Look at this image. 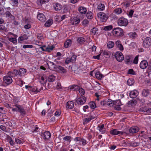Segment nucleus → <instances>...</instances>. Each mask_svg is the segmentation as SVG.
I'll return each instance as SVG.
<instances>
[{
	"instance_id": "obj_36",
	"label": "nucleus",
	"mask_w": 151,
	"mask_h": 151,
	"mask_svg": "<svg viewBox=\"0 0 151 151\" xmlns=\"http://www.w3.org/2000/svg\"><path fill=\"white\" fill-rule=\"evenodd\" d=\"M98 29L94 27L91 29L90 32L91 33V34H93L94 35H96L98 34Z\"/></svg>"
},
{
	"instance_id": "obj_16",
	"label": "nucleus",
	"mask_w": 151,
	"mask_h": 151,
	"mask_svg": "<svg viewBox=\"0 0 151 151\" xmlns=\"http://www.w3.org/2000/svg\"><path fill=\"white\" fill-rule=\"evenodd\" d=\"M47 65L49 69L51 70H53L54 69L55 70L56 65H55L53 63L51 62L48 61V63H47Z\"/></svg>"
},
{
	"instance_id": "obj_43",
	"label": "nucleus",
	"mask_w": 151,
	"mask_h": 151,
	"mask_svg": "<svg viewBox=\"0 0 151 151\" xmlns=\"http://www.w3.org/2000/svg\"><path fill=\"white\" fill-rule=\"evenodd\" d=\"M71 41L70 40H68L64 43V46L65 47L68 48L69 47L71 44Z\"/></svg>"
},
{
	"instance_id": "obj_25",
	"label": "nucleus",
	"mask_w": 151,
	"mask_h": 151,
	"mask_svg": "<svg viewBox=\"0 0 151 151\" xmlns=\"http://www.w3.org/2000/svg\"><path fill=\"white\" fill-rule=\"evenodd\" d=\"M74 105V103L73 101H69L67 103L66 108L71 109L73 107Z\"/></svg>"
},
{
	"instance_id": "obj_5",
	"label": "nucleus",
	"mask_w": 151,
	"mask_h": 151,
	"mask_svg": "<svg viewBox=\"0 0 151 151\" xmlns=\"http://www.w3.org/2000/svg\"><path fill=\"white\" fill-rule=\"evenodd\" d=\"M97 16L100 18V21L102 22H105L108 19L106 14L103 12H100L98 13Z\"/></svg>"
},
{
	"instance_id": "obj_15",
	"label": "nucleus",
	"mask_w": 151,
	"mask_h": 151,
	"mask_svg": "<svg viewBox=\"0 0 151 151\" xmlns=\"http://www.w3.org/2000/svg\"><path fill=\"white\" fill-rule=\"evenodd\" d=\"M148 65V63L146 60H143L142 61L140 64V68L143 69L146 68Z\"/></svg>"
},
{
	"instance_id": "obj_26",
	"label": "nucleus",
	"mask_w": 151,
	"mask_h": 151,
	"mask_svg": "<svg viewBox=\"0 0 151 151\" xmlns=\"http://www.w3.org/2000/svg\"><path fill=\"white\" fill-rule=\"evenodd\" d=\"M125 61L127 63H132V56L127 55L125 57Z\"/></svg>"
},
{
	"instance_id": "obj_35",
	"label": "nucleus",
	"mask_w": 151,
	"mask_h": 151,
	"mask_svg": "<svg viewBox=\"0 0 151 151\" xmlns=\"http://www.w3.org/2000/svg\"><path fill=\"white\" fill-rule=\"evenodd\" d=\"M129 37L133 39L137 37V33L135 32H130L128 34Z\"/></svg>"
},
{
	"instance_id": "obj_11",
	"label": "nucleus",
	"mask_w": 151,
	"mask_h": 151,
	"mask_svg": "<svg viewBox=\"0 0 151 151\" xmlns=\"http://www.w3.org/2000/svg\"><path fill=\"white\" fill-rule=\"evenodd\" d=\"M19 73L18 70L14 69L12 71H9L7 74L12 77H15L19 75Z\"/></svg>"
},
{
	"instance_id": "obj_30",
	"label": "nucleus",
	"mask_w": 151,
	"mask_h": 151,
	"mask_svg": "<svg viewBox=\"0 0 151 151\" xmlns=\"http://www.w3.org/2000/svg\"><path fill=\"white\" fill-rule=\"evenodd\" d=\"M26 70L23 68H21L19 69L18 71L19 75L20 76H23L26 72Z\"/></svg>"
},
{
	"instance_id": "obj_31",
	"label": "nucleus",
	"mask_w": 151,
	"mask_h": 151,
	"mask_svg": "<svg viewBox=\"0 0 151 151\" xmlns=\"http://www.w3.org/2000/svg\"><path fill=\"white\" fill-rule=\"evenodd\" d=\"M42 89L43 87L42 86L39 90V89L38 88L36 87H34L32 88L31 87V88L30 89V90H31L32 92H36L37 93L39 92L40 91L42 90Z\"/></svg>"
},
{
	"instance_id": "obj_8",
	"label": "nucleus",
	"mask_w": 151,
	"mask_h": 151,
	"mask_svg": "<svg viewBox=\"0 0 151 151\" xmlns=\"http://www.w3.org/2000/svg\"><path fill=\"white\" fill-rule=\"evenodd\" d=\"M115 56L116 60L119 62H121L124 59V57L122 53L120 52H118L116 53Z\"/></svg>"
},
{
	"instance_id": "obj_37",
	"label": "nucleus",
	"mask_w": 151,
	"mask_h": 151,
	"mask_svg": "<svg viewBox=\"0 0 151 151\" xmlns=\"http://www.w3.org/2000/svg\"><path fill=\"white\" fill-rule=\"evenodd\" d=\"M86 17L88 19H91L93 17V14L92 12H88L86 14Z\"/></svg>"
},
{
	"instance_id": "obj_40",
	"label": "nucleus",
	"mask_w": 151,
	"mask_h": 151,
	"mask_svg": "<svg viewBox=\"0 0 151 151\" xmlns=\"http://www.w3.org/2000/svg\"><path fill=\"white\" fill-rule=\"evenodd\" d=\"M114 45V42L112 41H109L108 42L107 46L108 48H111L113 47Z\"/></svg>"
},
{
	"instance_id": "obj_34",
	"label": "nucleus",
	"mask_w": 151,
	"mask_h": 151,
	"mask_svg": "<svg viewBox=\"0 0 151 151\" xmlns=\"http://www.w3.org/2000/svg\"><path fill=\"white\" fill-rule=\"evenodd\" d=\"M137 104V102L136 100L135 99H132L130 101H129L128 104L129 105H131V106H133L136 105Z\"/></svg>"
},
{
	"instance_id": "obj_33",
	"label": "nucleus",
	"mask_w": 151,
	"mask_h": 151,
	"mask_svg": "<svg viewBox=\"0 0 151 151\" xmlns=\"http://www.w3.org/2000/svg\"><path fill=\"white\" fill-rule=\"evenodd\" d=\"M149 90L147 89H144L142 91V94L143 96L146 97L148 96L149 94Z\"/></svg>"
},
{
	"instance_id": "obj_51",
	"label": "nucleus",
	"mask_w": 151,
	"mask_h": 151,
	"mask_svg": "<svg viewBox=\"0 0 151 151\" xmlns=\"http://www.w3.org/2000/svg\"><path fill=\"white\" fill-rule=\"evenodd\" d=\"M78 91H79V92L81 96H82L84 94L85 91L82 88H80V87H79V89H78Z\"/></svg>"
},
{
	"instance_id": "obj_53",
	"label": "nucleus",
	"mask_w": 151,
	"mask_h": 151,
	"mask_svg": "<svg viewBox=\"0 0 151 151\" xmlns=\"http://www.w3.org/2000/svg\"><path fill=\"white\" fill-rule=\"evenodd\" d=\"M89 23L87 19L84 20L82 22V24L83 26H87Z\"/></svg>"
},
{
	"instance_id": "obj_19",
	"label": "nucleus",
	"mask_w": 151,
	"mask_h": 151,
	"mask_svg": "<svg viewBox=\"0 0 151 151\" xmlns=\"http://www.w3.org/2000/svg\"><path fill=\"white\" fill-rule=\"evenodd\" d=\"M138 95V92L135 90L131 91L129 93V96L132 98H135Z\"/></svg>"
},
{
	"instance_id": "obj_1",
	"label": "nucleus",
	"mask_w": 151,
	"mask_h": 151,
	"mask_svg": "<svg viewBox=\"0 0 151 151\" xmlns=\"http://www.w3.org/2000/svg\"><path fill=\"white\" fill-rule=\"evenodd\" d=\"M15 106L17 108H14L11 107L9 106L10 108H12L13 111L15 112L18 111L20 112L21 115H24L26 114V112L23 107L17 104H16L15 105L12 106Z\"/></svg>"
},
{
	"instance_id": "obj_61",
	"label": "nucleus",
	"mask_w": 151,
	"mask_h": 151,
	"mask_svg": "<svg viewBox=\"0 0 151 151\" xmlns=\"http://www.w3.org/2000/svg\"><path fill=\"white\" fill-rule=\"evenodd\" d=\"M96 117V115L93 113H91L90 114V118L91 120L94 119Z\"/></svg>"
},
{
	"instance_id": "obj_13",
	"label": "nucleus",
	"mask_w": 151,
	"mask_h": 151,
	"mask_svg": "<svg viewBox=\"0 0 151 151\" xmlns=\"http://www.w3.org/2000/svg\"><path fill=\"white\" fill-rule=\"evenodd\" d=\"M115 44L116 47L120 51H123L124 50L123 46L120 40H117L116 41Z\"/></svg>"
},
{
	"instance_id": "obj_23",
	"label": "nucleus",
	"mask_w": 151,
	"mask_h": 151,
	"mask_svg": "<svg viewBox=\"0 0 151 151\" xmlns=\"http://www.w3.org/2000/svg\"><path fill=\"white\" fill-rule=\"evenodd\" d=\"M28 38V37L27 36L26 34H24L19 37L18 39V42L21 43L22 42H21L20 41H23L27 40Z\"/></svg>"
},
{
	"instance_id": "obj_3",
	"label": "nucleus",
	"mask_w": 151,
	"mask_h": 151,
	"mask_svg": "<svg viewBox=\"0 0 151 151\" xmlns=\"http://www.w3.org/2000/svg\"><path fill=\"white\" fill-rule=\"evenodd\" d=\"M107 104L110 106H113V105L120 106L122 104L120 100L119 99L116 101H112L111 99H108Z\"/></svg>"
},
{
	"instance_id": "obj_10",
	"label": "nucleus",
	"mask_w": 151,
	"mask_h": 151,
	"mask_svg": "<svg viewBox=\"0 0 151 151\" xmlns=\"http://www.w3.org/2000/svg\"><path fill=\"white\" fill-rule=\"evenodd\" d=\"M139 111L147 114L151 113V108L148 107L147 106H144L141 107L139 109Z\"/></svg>"
},
{
	"instance_id": "obj_7",
	"label": "nucleus",
	"mask_w": 151,
	"mask_h": 151,
	"mask_svg": "<svg viewBox=\"0 0 151 151\" xmlns=\"http://www.w3.org/2000/svg\"><path fill=\"white\" fill-rule=\"evenodd\" d=\"M118 23L119 26H126L128 24V21L127 19L124 17H122L118 20Z\"/></svg>"
},
{
	"instance_id": "obj_39",
	"label": "nucleus",
	"mask_w": 151,
	"mask_h": 151,
	"mask_svg": "<svg viewBox=\"0 0 151 151\" xmlns=\"http://www.w3.org/2000/svg\"><path fill=\"white\" fill-rule=\"evenodd\" d=\"M129 145L132 147H136L138 146L139 145V142H130L129 143Z\"/></svg>"
},
{
	"instance_id": "obj_4",
	"label": "nucleus",
	"mask_w": 151,
	"mask_h": 151,
	"mask_svg": "<svg viewBox=\"0 0 151 151\" xmlns=\"http://www.w3.org/2000/svg\"><path fill=\"white\" fill-rule=\"evenodd\" d=\"M142 45L145 48H148L151 46V38L146 37L143 41Z\"/></svg>"
},
{
	"instance_id": "obj_41",
	"label": "nucleus",
	"mask_w": 151,
	"mask_h": 151,
	"mask_svg": "<svg viewBox=\"0 0 151 151\" xmlns=\"http://www.w3.org/2000/svg\"><path fill=\"white\" fill-rule=\"evenodd\" d=\"M52 24V20L49 19L45 23V26L46 27H49Z\"/></svg>"
},
{
	"instance_id": "obj_46",
	"label": "nucleus",
	"mask_w": 151,
	"mask_h": 151,
	"mask_svg": "<svg viewBox=\"0 0 151 151\" xmlns=\"http://www.w3.org/2000/svg\"><path fill=\"white\" fill-rule=\"evenodd\" d=\"M134 83V80L132 78L129 79L127 81V84L130 86L132 85Z\"/></svg>"
},
{
	"instance_id": "obj_47",
	"label": "nucleus",
	"mask_w": 151,
	"mask_h": 151,
	"mask_svg": "<svg viewBox=\"0 0 151 151\" xmlns=\"http://www.w3.org/2000/svg\"><path fill=\"white\" fill-rule=\"evenodd\" d=\"M112 25L106 26L103 28V30L106 31H110L112 29Z\"/></svg>"
},
{
	"instance_id": "obj_59",
	"label": "nucleus",
	"mask_w": 151,
	"mask_h": 151,
	"mask_svg": "<svg viewBox=\"0 0 151 151\" xmlns=\"http://www.w3.org/2000/svg\"><path fill=\"white\" fill-rule=\"evenodd\" d=\"M108 101H101L100 102V104L101 106H104V105L108 106V104H107Z\"/></svg>"
},
{
	"instance_id": "obj_29",
	"label": "nucleus",
	"mask_w": 151,
	"mask_h": 151,
	"mask_svg": "<svg viewBox=\"0 0 151 151\" xmlns=\"http://www.w3.org/2000/svg\"><path fill=\"white\" fill-rule=\"evenodd\" d=\"M96 77L99 80H101L104 77V76L99 71L96 72L95 73Z\"/></svg>"
},
{
	"instance_id": "obj_22",
	"label": "nucleus",
	"mask_w": 151,
	"mask_h": 151,
	"mask_svg": "<svg viewBox=\"0 0 151 151\" xmlns=\"http://www.w3.org/2000/svg\"><path fill=\"white\" fill-rule=\"evenodd\" d=\"M80 19L77 17H74L72 18V24L74 25H76L78 24L80 22Z\"/></svg>"
},
{
	"instance_id": "obj_21",
	"label": "nucleus",
	"mask_w": 151,
	"mask_h": 151,
	"mask_svg": "<svg viewBox=\"0 0 151 151\" xmlns=\"http://www.w3.org/2000/svg\"><path fill=\"white\" fill-rule=\"evenodd\" d=\"M79 87L78 86L74 84L69 86L68 87V88L73 91H76L79 89Z\"/></svg>"
},
{
	"instance_id": "obj_62",
	"label": "nucleus",
	"mask_w": 151,
	"mask_h": 151,
	"mask_svg": "<svg viewBox=\"0 0 151 151\" xmlns=\"http://www.w3.org/2000/svg\"><path fill=\"white\" fill-rule=\"evenodd\" d=\"M23 83L24 82L21 80H19L17 82V84L21 87L23 86Z\"/></svg>"
},
{
	"instance_id": "obj_56",
	"label": "nucleus",
	"mask_w": 151,
	"mask_h": 151,
	"mask_svg": "<svg viewBox=\"0 0 151 151\" xmlns=\"http://www.w3.org/2000/svg\"><path fill=\"white\" fill-rule=\"evenodd\" d=\"M76 56L75 55H73L70 58V60L72 63H73L76 61Z\"/></svg>"
},
{
	"instance_id": "obj_38",
	"label": "nucleus",
	"mask_w": 151,
	"mask_h": 151,
	"mask_svg": "<svg viewBox=\"0 0 151 151\" xmlns=\"http://www.w3.org/2000/svg\"><path fill=\"white\" fill-rule=\"evenodd\" d=\"M55 77L53 75H50L48 78V81L50 82H53L55 80Z\"/></svg>"
},
{
	"instance_id": "obj_42",
	"label": "nucleus",
	"mask_w": 151,
	"mask_h": 151,
	"mask_svg": "<svg viewBox=\"0 0 151 151\" xmlns=\"http://www.w3.org/2000/svg\"><path fill=\"white\" fill-rule=\"evenodd\" d=\"M104 5L102 4H100L98 6L97 8L100 11H103L104 9H105Z\"/></svg>"
},
{
	"instance_id": "obj_20",
	"label": "nucleus",
	"mask_w": 151,
	"mask_h": 151,
	"mask_svg": "<svg viewBox=\"0 0 151 151\" xmlns=\"http://www.w3.org/2000/svg\"><path fill=\"white\" fill-rule=\"evenodd\" d=\"M43 136L44 137L43 138L45 139H49L51 137V134L50 133L49 131H46L41 134V136Z\"/></svg>"
},
{
	"instance_id": "obj_18",
	"label": "nucleus",
	"mask_w": 151,
	"mask_h": 151,
	"mask_svg": "<svg viewBox=\"0 0 151 151\" xmlns=\"http://www.w3.org/2000/svg\"><path fill=\"white\" fill-rule=\"evenodd\" d=\"M139 129L137 127H131L129 129V131L131 133L133 134L138 132Z\"/></svg>"
},
{
	"instance_id": "obj_45",
	"label": "nucleus",
	"mask_w": 151,
	"mask_h": 151,
	"mask_svg": "<svg viewBox=\"0 0 151 151\" xmlns=\"http://www.w3.org/2000/svg\"><path fill=\"white\" fill-rule=\"evenodd\" d=\"M114 12L117 14H120L122 12V10L119 8H116L114 10Z\"/></svg>"
},
{
	"instance_id": "obj_50",
	"label": "nucleus",
	"mask_w": 151,
	"mask_h": 151,
	"mask_svg": "<svg viewBox=\"0 0 151 151\" xmlns=\"http://www.w3.org/2000/svg\"><path fill=\"white\" fill-rule=\"evenodd\" d=\"M90 107L92 109H94L95 108L96 105L95 103L94 102H90L89 103Z\"/></svg>"
},
{
	"instance_id": "obj_24",
	"label": "nucleus",
	"mask_w": 151,
	"mask_h": 151,
	"mask_svg": "<svg viewBox=\"0 0 151 151\" xmlns=\"http://www.w3.org/2000/svg\"><path fill=\"white\" fill-rule=\"evenodd\" d=\"M5 14L6 17H9L12 20H14L15 19L14 16L9 11L6 12Z\"/></svg>"
},
{
	"instance_id": "obj_17",
	"label": "nucleus",
	"mask_w": 151,
	"mask_h": 151,
	"mask_svg": "<svg viewBox=\"0 0 151 151\" xmlns=\"http://www.w3.org/2000/svg\"><path fill=\"white\" fill-rule=\"evenodd\" d=\"M37 19L42 22H45L46 20V18L44 15L42 13H39L37 15Z\"/></svg>"
},
{
	"instance_id": "obj_58",
	"label": "nucleus",
	"mask_w": 151,
	"mask_h": 151,
	"mask_svg": "<svg viewBox=\"0 0 151 151\" xmlns=\"http://www.w3.org/2000/svg\"><path fill=\"white\" fill-rule=\"evenodd\" d=\"M103 54L104 55H106V58L109 56V52L107 51H104L103 52Z\"/></svg>"
},
{
	"instance_id": "obj_52",
	"label": "nucleus",
	"mask_w": 151,
	"mask_h": 151,
	"mask_svg": "<svg viewBox=\"0 0 151 151\" xmlns=\"http://www.w3.org/2000/svg\"><path fill=\"white\" fill-rule=\"evenodd\" d=\"M91 119L90 118H85L83 120V124H85L88 123L91 120Z\"/></svg>"
},
{
	"instance_id": "obj_57",
	"label": "nucleus",
	"mask_w": 151,
	"mask_h": 151,
	"mask_svg": "<svg viewBox=\"0 0 151 151\" xmlns=\"http://www.w3.org/2000/svg\"><path fill=\"white\" fill-rule=\"evenodd\" d=\"M138 55L136 56L133 60V62L132 63H133L135 64H137L138 63Z\"/></svg>"
},
{
	"instance_id": "obj_28",
	"label": "nucleus",
	"mask_w": 151,
	"mask_h": 151,
	"mask_svg": "<svg viewBox=\"0 0 151 151\" xmlns=\"http://www.w3.org/2000/svg\"><path fill=\"white\" fill-rule=\"evenodd\" d=\"M54 8L56 11H60L62 9V6L60 4L56 3L54 5Z\"/></svg>"
},
{
	"instance_id": "obj_64",
	"label": "nucleus",
	"mask_w": 151,
	"mask_h": 151,
	"mask_svg": "<svg viewBox=\"0 0 151 151\" xmlns=\"http://www.w3.org/2000/svg\"><path fill=\"white\" fill-rule=\"evenodd\" d=\"M128 73L133 75L134 73V72L132 69H130L128 70Z\"/></svg>"
},
{
	"instance_id": "obj_44",
	"label": "nucleus",
	"mask_w": 151,
	"mask_h": 151,
	"mask_svg": "<svg viewBox=\"0 0 151 151\" xmlns=\"http://www.w3.org/2000/svg\"><path fill=\"white\" fill-rule=\"evenodd\" d=\"M49 1V0H39L37 1V2L39 5H42L43 4L48 2Z\"/></svg>"
},
{
	"instance_id": "obj_9",
	"label": "nucleus",
	"mask_w": 151,
	"mask_h": 151,
	"mask_svg": "<svg viewBox=\"0 0 151 151\" xmlns=\"http://www.w3.org/2000/svg\"><path fill=\"white\" fill-rule=\"evenodd\" d=\"M86 101V99L84 96H82L81 98H76L75 99L76 102L78 104L82 105L84 104Z\"/></svg>"
},
{
	"instance_id": "obj_63",
	"label": "nucleus",
	"mask_w": 151,
	"mask_h": 151,
	"mask_svg": "<svg viewBox=\"0 0 151 151\" xmlns=\"http://www.w3.org/2000/svg\"><path fill=\"white\" fill-rule=\"evenodd\" d=\"M134 13V11L132 10H131L129 13L128 15L130 17H131L132 16Z\"/></svg>"
},
{
	"instance_id": "obj_6",
	"label": "nucleus",
	"mask_w": 151,
	"mask_h": 151,
	"mask_svg": "<svg viewBox=\"0 0 151 151\" xmlns=\"http://www.w3.org/2000/svg\"><path fill=\"white\" fill-rule=\"evenodd\" d=\"M3 80V83L6 84L7 85L10 84L13 81L12 77L9 75L4 76Z\"/></svg>"
},
{
	"instance_id": "obj_2",
	"label": "nucleus",
	"mask_w": 151,
	"mask_h": 151,
	"mask_svg": "<svg viewBox=\"0 0 151 151\" xmlns=\"http://www.w3.org/2000/svg\"><path fill=\"white\" fill-rule=\"evenodd\" d=\"M113 34L116 37L122 36L123 35V30L121 28L116 27L114 28L113 30Z\"/></svg>"
},
{
	"instance_id": "obj_14",
	"label": "nucleus",
	"mask_w": 151,
	"mask_h": 151,
	"mask_svg": "<svg viewBox=\"0 0 151 151\" xmlns=\"http://www.w3.org/2000/svg\"><path fill=\"white\" fill-rule=\"evenodd\" d=\"M124 133L122 132L118 131L116 129H113L110 131V133L114 135L118 134L119 135H122Z\"/></svg>"
},
{
	"instance_id": "obj_54",
	"label": "nucleus",
	"mask_w": 151,
	"mask_h": 151,
	"mask_svg": "<svg viewBox=\"0 0 151 151\" xmlns=\"http://www.w3.org/2000/svg\"><path fill=\"white\" fill-rule=\"evenodd\" d=\"M71 137L69 136H66L64 137L63 138V140L64 141H68L69 142H70L71 141Z\"/></svg>"
},
{
	"instance_id": "obj_32",
	"label": "nucleus",
	"mask_w": 151,
	"mask_h": 151,
	"mask_svg": "<svg viewBox=\"0 0 151 151\" xmlns=\"http://www.w3.org/2000/svg\"><path fill=\"white\" fill-rule=\"evenodd\" d=\"M78 11L81 14H85L87 11V10L85 8L81 6L79 8Z\"/></svg>"
},
{
	"instance_id": "obj_27",
	"label": "nucleus",
	"mask_w": 151,
	"mask_h": 151,
	"mask_svg": "<svg viewBox=\"0 0 151 151\" xmlns=\"http://www.w3.org/2000/svg\"><path fill=\"white\" fill-rule=\"evenodd\" d=\"M77 42L79 44L81 45L85 42V40L83 37H79L78 38Z\"/></svg>"
},
{
	"instance_id": "obj_60",
	"label": "nucleus",
	"mask_w": 151,
	"mask_h": 151,
	"mask_svg": "<svg viewBox=\"0 0 151 151\" xmlns=\"http://www.w3.org/2000/svg\"><path fill=\"white\" fill-rule=\"evenodd\" d=\"M33 47V46L32 45H24L23 46L24 48L25 49L26 48H32Z\"/></svg>"
},
{
	"instance_id": "obj_12",
	"label": "nucleus",
	"mask_w": 151,
	"mask_h": 151,
	"mask_svg": "<svg viewBox=\"0 0 151 151\" xmlns=\"http://www.w3.org/2000/svg\"><path fill=\"white\" fill-rule=\"evenodd\" d=\"M55 67V70L58 69L61 73H65L67 72L66 69L64 67L60 66L59 65H56Z\"/></svg>"
},
{
	"instance_id": "obj_55",
	"label": "nucleus",
	"mask_w": 151,
	"mask_h": 151,
	"mask_svg": "<svg viewBox=\"0 0 151 151\" xmlns=\"http://www.w3.org/2000/svg\"><path fill=\"white\" fill-rule=\"evenodd\" d=\"M9 40L10 42H12L14 44H16L17 42L16 39L14 38H9Z\"/></svg>"
},
{
	"instance_id": "obj_48",
	"label": "nucleus",
	"mask_w": 151,
	"mask_h": 151,
	"mask_svg": "<svg viewBox=\"0 0 151 151\" xmlns=\"http://www.w3.org/2000/svg\"><path fill=\"white\" fill-rule=\"evenodd\" d=\"M54 48V46L53 45H52L50 47H47L45 48V50H46V51L49 52L52 50Z\"/></svg>"
},
{
	"instance_id": "obj_49",
	"label": "nucleus",
	"mask_w": 151,
	"mask_h": 151,
	"mask_svg": "<svg viewBox=\"0 0 151 151\" xmlns=\"http://www.w3.org/2000/svg\"><path fill=\"white\" fill-rule=\"evenodd\" d=\"M15 141L16 143L17 144H20L21 143H23V142L22 139L17 138L15 139Z\"/></svg>"
}]
</instances>
